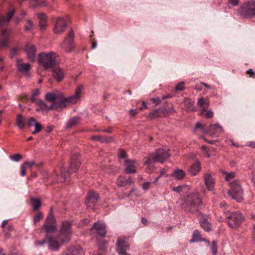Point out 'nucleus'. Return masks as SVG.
Listing matches in <instances>:
<instances>
[{"label": "nucleus", "mask_w": 255, "mask_h": 255, "mask_svg": "<svg viewBox=\"0 0 255 255\" xmlns=\"http://www.w3.org/2000/svg\"><path fill=\"white\" fill-rule=\"evenodd\" d=\"M225 176V179L228 182L230 186V190L228 191L229 195L232 199L240 202L243 199V190L238 180H233L236 173L234 172L223 173Z\"/></svg>", "instance_id": "f257e3e1"}, {"label": "nucleus", "mask_w": 255, "mask_h": 255, "mask_svg": "<svg viewBox=\"0 0 255 255\" xmlns=\"http://www.w3.org/2000/svg\"><path fill=\"white\" fill-rule=\"evenodd\" d=\"M202 204V200L198 193H194L188 196L182 204L184 210L189 213H195L198 211Z\"/></svg>", "instance_id": "f03ea898"}, {"label": "nucleus", "mask_w": 255, "mask_h": 255, "mask_svg": "<svg viewBox=\"0 0 255 255\" xmlns=\"http://www.w3.org/2000/svg\"><path fill=\"white\" fill-rule=\"evenodd\" d=\"M38 61L45 69L52 68L59 63L58 56L53 52L40 53L38 56Z\"/></svg>", "instance_id": "7ed1b4c3"}, {"label": "nucleus", "mask_w": 255, "mask_h": 255, "mask_svg": "<svg viewBox=\"0 0 255 255\" xmlns=\"http://www.w3.org/2000/svg\"><path fill=\"white\" fill-rule=\"evenodd\" d=\"M169 156L168 150L159 149L147 158H145L144 163V164H152L155 162L163 163L169 158Z\"/></svg>", "instance_id": "20e7f679"}, {"label": "nucleus", "mask_w": 255, "mask_h": 255, "mask_svg": "<svg viewBox=\"0 0 255 255\" xmlns=\"http://www.w3.org/2000/svg\"><path fill=\"white\" fill-rule=\"evenodd\" d=\"M238 12L244 18H250L255 16V0L248 1L238 9Z\"/></svg>", "instance_id": "39448f33"}, {"label": "nucleus", "mask_w": 255, "mask_h": 255, "mask_svg": "<svg viewBox=\"0 0 255 255\" xmlns=\"http://www.w3.org/2000/svg\"><path fill=\"white\" fill-rule=\"evenodd\" d=\"M227 223L232 228L238 227L243 222L244 216L240 212L229 213L228 211H224Z\"/></svg>", "instance_id": "423d86ee"}, {"label": "nucleus", "mask_w": 255, "mask_h": 255, "mask_svg": "<svg viewBox=\"0 0 255 255\" xmlns=\"http://www.w3.org/2000/svg\"><path fill=\"white\" fill-rule=\"evenodd\" d=\"M72 234L71 224L67 221H63L59 231V240L61 243H68L71 240Z\"/></svg>", "instance_id": "0eeeda50"}, {"label": "nucleus", "mask_w": 255, "mask_h": 255, "mask_svg": "<svg viewBox=\"0 0 255 255\" xmlns=\"http://www.w3.org/2000/svg\"><path fill=\"white\" fill-rule=\"evenodd\" d=\"M75 34L73 30L69 31L66 37L61 44V47L66 52H71L74 48Z\"/></svg>", "instance_id": "6e6552de"}, {"label": "nucleus", "mask_w": 255, "mask_h": 255, "mask_svg": "<svg viewBox=\"0 0 255 255\" xmlns=\"http://www.w3.org/2000/svg\"><path fill=\"white\" fill-rule=\"evenodd\" d=\"M82 90L83 87L79 86L76 89L74 95L71 96L68 98H64L63 97L61 101V104H60V106L64 107L66 104L68 103L73 104L76 103L80 99L81 94Z\"/></svg>", "instance_id": "1a4fd4ad"}, {"label": "nucleus", "mask_w": 255, "mask_h": 255, "mask_svg": "<svg viewBox=\"0 0 255 255\" xmlns=\"http://www.w3.org/2000/svg\"><path fill=\"white\" fill-rule=\"evenodd\" d=\"M43 228L48 233H53L56 231V223L54 216L49 214L45 221Z\"/></svg>", "instance_id": "9d476101"}, {"label": "nucleus", "mask_w": 255, "mask_h": 255, "mask_svg": "<svg viewBox=\"0 0 255 255\" xmlns=\"http://www.w3.org/2000/svg\"><path fill=\"white\" fill-rule=\"evenodd\" d=\"M129 246L125 239L119 238L117 243V252L120 255H130L126 253L129 250Z\"/></svg>", "instance_id": "9b49d317"}, {"label": "nucleus", "mask_w": 255, "mask_h": 255, "mask_svg": "<svg viewBox=\"0 0 255 255\" xmlns=\"http://www.w3.org/2000/svg\"><path fill=\"white\" fill-rule=\"evenodd\" d=\"M67 26V20L65 18L58 17L56 19L53 31L54 33L59 34L62 33Z\"/></svg>", "instance_id": "f8f14e48"}, {"label": "nucleus", "mask_w": 255, "mask_h": 255, "mask_svg": "<svg viewBox=\"0 0 255 255\" xmlns=\"http://www.w3.org/2000/svg\"><path fill=\"white\" fill-rule=\"evenodd\" d=\"M125 172L127 173H134L136 172L135 168L138 165V163L135 160H126L125 161Z\"/></svg>", "instance_id": "ddd939ff"}, {"label": "nucleus", "mask_w": 255, "mask_h": 255, "mask_svg": "<svg viewBox=\"0 0 255 255\" xmlns=\"http://www.w3.org/2000/svg\"><path fill=\"white\" fill-rule=\"evenodd\" d=\"M99 197L98 194L93 191H90L85 201L88 208H90L92 205H95L99 200Z\"/></svg>", "instance_id": "4468645a"}, {"label": "nucleus", "mask_w": 255, "mask_h": 255, "mask_svg": "<svg viewBox=\"0 0 255 255\" xmlns=\"http://www.w3.org/2000/svg\"><path fill=\"white\" fill-rule=\"evenodd\" d=\"M63 97V94L60 93H51L49 92L47 93L45 95V99L47 101L50 102L52 104L51 105H54L56 107H57L55 105L56 101L59 99L61 101L62 100V98Z\"/></svg>", "instance_id": "2eb2a0df"}, {"label": "nucleus", "mask_w": 255, "mask_h": 255, "mask_svg": "<svg viewBox=\"0 0 255 255\" xmlns=\"http://www.w3.org/2000/svg\"><path fill=\"white\" fill-rule=\"evenodd\" d=\"M223 131L222 127L218 124H212L210 126L207 133L212 136H218L219 134L222 132Z\"/></svg>", "instance_id": "dca6fc26"}, {"label": "nucleus", "mask_w": 255, "mask_h": 255, "mask_svg": "<svg viewBox=\"0 0 255 255\" xmlns=\"http://www.w3.org/2000/svg\"><path fill=\"white\" fill-rule=\"evenodd\" d=\"M47 242L48 243L49 248L52 251L58 250L61 245L64 243H61V241H57L56 239L51 236H47Z\"/></svg>", "instance_id": "f3484780"}, {"label": "nucleus", "mask_w": 255, "mask_h": 255, "mask_svg": "<svg viewBox=\"0 0 255 255\" xmlns=\"http://www.w3.org/2000/svg\"><path fill=\"white\" fill-rule=\"evenodd\" d=\"M51 70L52 76L56 81L60 82L63 79L65 73L62 68L55 66L51 68Z\"/></svg>", "instance_id": "a211bd4d"}, {"label": "nucleus", "mask_w": 255, "mask_h": 255, "mask_svg": "<svg viewBox=\"0 0 255 255\" xmlns=\"http://www.w3.org/2000/svg\"><path fill=\"white\" fill-rule=\"evenodd\" d=\"M37 106L36 111L37 112H48L51 110L56 109L57 107H56L54 105H51L50 106H47L42 100H40L35 104Z\"/></svg>", "instance_id": "6ab92c4d"}, {"label": "nucleus", "mask_w": 255, "mask_h": 255, "mask_svg": "<svg viewBox=\"0 0 255 255\" xmlns=\"http://www.w3.org/2000/svg\"><path fill=\"white\" fill-rule=\"evenodd\" d=\"M92 229L95 230L98 235L101 237H105L107 234L104 224L95 223Z\"/></svg>", "instance_id": "aec40b11"}, {"label": "nucleus", "mask_w": 255, "mask_h": 255, "mask_svg": "<svg viewBox=\"0 0 255 255\" xmlns=\"http://www.w3.org/2000/svg\"><path fill=\"white\" fill-rule=\"evenodd\" d=\"M133 183V180L130 177H125L121 175L117 179V185L118 186L123 187L127 185H131Z\"/></svg>", "instance_id": "412c9836"}, {"label": "nucleus", "mask_w": 255, "mask_h": 255, "mask_svg": "<svg viewBox=\"0 0 255 255\" xmlns=\"http://www.w3.org/2000/svg\"><path fill=\"white\" fill-rule=\"evenodd\" d=\"M27 59L30 61H34L35 58L36 47L34 45H27L25 48Z\"/></svg>", "instance_id": "4be33fe9"}, {"label": "nucleus", "mask_w": 255, "mask_h": 255, "mask_svg": "<svg viewBox=\"0 0 255 255\" xmlns=\"http://www.w3.org/2000/svg\"><path fill=\"white\" fill-rule=\"evenodd\" d=\"M205 184L209 190L212 191L215 185V181L211 174L206 173L204 175Z\"/></svg>", "instance_id": "5701e85b"}, {"label": "nucleus", "mask_w": 255, "mask_h": 255, "mask_svg": "<svg viewBox=\"0 0 255 255\" xmlns=\"http://www.w3.org/2000/svg\"><path fill=\"white\" fill-rule=\"evenodd\" d=\"M80 164V161L77 159L76 157H72L70 163L69 169L67 172L69 174H71L72 173L76 171L79 167Z\"/></svg>", "instance_id": "b1692460"}, {"label": "nucleus", "mask_w": 255, "mask_h": 255, "mask_svg": "<svg viewBox=\"0 0 255 255\" xmlns=\"http://www.w3.org/2000/svg\"><path fill=\"white\" fill-rule=\"evenodd\" d=\"M16 67L18 70L23 73L27 77L30 76V74L29 73V71L30 69V65L28 63H17L16 64Z\"/></svg>", "instance_id": "393cba45"}, {"label": "nucleus", "mask_w": 255, "mask_h": 255, "mask_svg": "<svg viewBox=\"0 0 255 255\" xmlns=\"http://www.w3.org/2000/svg\"><path fill=\"white\" fill-rule=\"evenodd\" d=\"M174 110L172 108L165 109L164 110H157L150 113V116L151 118L161 116L162 115H165L169 113L174 112Z\"/></svg>", "instance_id": "a878e982"}, {"label": "nucleus", "mask_w": 255, "mask_h": 255, "mask_svg": "<svg viewBox=\"0 0 255 255\" xmlns=\"http://www.w3.org/2000/svg\"><path fill=\"white\" fill-rule=\"evenodd\" d=\"M8 35L7 34V30L4 29L1 32V36L0 39V47H5L8 44Z\"/></svg>", "instance_id": "bb28decb"}, {"label": "nucleus", "mask_w": 255, "mask_h": 255, "mask_svg": "<svg viewBox=\"0 0 255 255\" xmlns=\"http://www.w3.org/2000/svg\"><path fill=\"white\" fill-rule=\"evenodd\" d=\"M201 170V164L200 161H197L194 164L191 165L189 169V171L192 175H197Z\"/></svg>", "instance_id": "cd10ccee"}, {"label": "nucleus", "mask_w": 255, "mask_h": 255, "mask_svg": "<svg viewBox=\"0 0 255 255\" xmlns=\"http://www.w3.org/2000/svg\"><path fill=\"white\" fill-rule=\"evenodd\" d=\"M81 122V119L79 117H74L70 119L67 123L66 127L67 128H70L72 127L79 125Z\"/></svg>", "instance_id": "c85d7f7f"}, {"label": "nucleus", "mask_w": 255, "mask_h": 255, "mask_svg": "<svg viewBox=\"0 0 255 255\" xmlns=\"http://www.w3.org/2000/svg\"><path fill=\"white\" fill-rule=\"evenodd\" d=\"M171 176L177 180H180L185 177V173L182 169H177L171 174Z\"/></svg>", "instance_id": "c756f323"}, {"label": "nucleus", "mask_w": 255, "mask_h": 255, "mask_svg": "<svg viewBox=\"0 0 255 255\" xmlns=\"http://www.w3.org/2000/svg\"><path fill=\"white\" fill-rule=\"evenodd\" d=\"M14 12L15 9L14 8H11L7 13V17L6 19H5L3 16L0 15V25H2L6 22H8L13 16Z\"/></svg>", "instance_id": "7c9ffc66"}, {"label": "nucleus", "mask_w": 255, "mask_h": 255, "mask_svg": "<svg viewBox=\"0 0 255 255\" xmlns=\"http://www.w3.org/2000/svg\"><path fill=\"white\" fill-rule=\"evenodd\" d=\"M26 123L23 117L20 114H18L16 116V120L15 125L20 129L24 128Z\"/></svg>", "instance_id": "2f4dec72"}, {"label": "nucleus", "mask_w": 255, "mask_h": 255, "mask_svg": "<svg viewBox=\"0 0 255 255\" xmlns=\"http://www.w3.org/2000/svg\"><path fill=\"white\" fill-rule=\"evenodd\" d=\"M183 104L187 111H192L194 109V103L189 98H186L184 99Z\"/></svg>", "instance_id": "473e14b6"}, {"label": "nucleus", "mask_w": 255, "mask_h": 255, "mask_svg": "<svg viewBox=\"0 0 255 255\" xmlns=\"http://www.w3.org/2000/svg\"><path fill=\"white\" fill-rule=\"evenodd\" d=\"M80 253H83L82 249L74 247L68 250L64 255H79Z\"/></svg>", "instance_id": "72a5a7b5"}, {"label": "nucleus", "mask_w": 255, "mask_h": 255, "mask_svg": "<svg viewBox=\"0 0 255 255\" xmlns=\"http://www.w3.org/2000/svg\"><path fill=\"white\" fill-rule=\"evenodd\" d=\"M30 203L33 210H38L41 206L40 200L38 198H32L30 199Z\"/></svg>", "instance_id": "f704fd0d"}, {"label": "nucleus", "mask_w": 255, "mask_h": 255, "mask_svg": "<svg viewBox=\"0 0 255 255\" xmlns=\"http://www.w3.org/2000/svg\"><path fill=\"white\" fill-rule=\"evenodd\" d=\"M91 139L94 141H100L102 142H108L112 140L111 137H104L101 135H94L91 137Z\"/></svg>", "instance_id": "c9c22d12"}, {"label": "nucleus", "mask_w": 255, "mask_h": 255, "mask_svg": "<svg viewBox=\"0 0 255 255\" xmlns=\"http://www.w3.org/2000/svg\"><path fill=\"white\" fill-rule=\"evenodd\" d=\"M200 225L205 231H210L212 228L211 224L206 219L200 221Z\"/></svg>", "instance_id": "e433bc0d"}, {"label": "nucleus", "mask_w": 255, "mask_h": 255, "mask_svg": "<svg viewBox=\"0 0 255 255\" xmlns=\"http://www.w3.org/2000/svg\"><path fill=\"white\" fill-rule=\"evenodd\" d=\"M197 105L198 106L206 109L208 108L209 106V102L205 101L203 98H201L198 100Z\"/></svg>", "instance_id": "4c0bfd02"}, {"label": "nucleus", "mask_w": 255, "mask_h": 255, "mask_svg": "<svg viewBox=\"0 0 255 255\" xmlns=\"http://www.w3.org/2000/svg\"><path fill=\"white\" fill-rule=\"evenodd\" d=\"M199 241H201L200 234V232L198 230H196L193 232V238L190 240V243H194V242H198Z\"/></svg>", "instance_id": "58836bf2"}, {"label": "nucleus", "mask_w": 255, "mask_h": 255, "mask_svg": "<svg viewBox=\"0 0 255 255\" xmlns=\"http://www.w3.org/2000/svg\"><path fill=\"white\" fill-rule=\"evenodd\" d=\"M30 0V6L31 7H35L37 6H40L44 5L45 2H41L40 0Z\"/></svg>", "instance_id": "ea45409f"}, {"label": "nucleus", "mask_w": 255, "mask_h": 255, "mask_svg": "<svg viewBox=\"0 0 255 255\" xmlns=\"http://www.w3.org/2000/svg\"><path fill=\"white\" fill-rule=\"evenodd\" d=\"M201 113L202 115L205 116L208 118H211L213 116V112L211 110H207L204 108L202 109Z\"/></svg>", "instance_id": "a19ab883"}, {"label": "nucleus", "mask_w": 255, "mask_h": 255, "mask_svg": "<svg viewBox=\"0 0 255 255\" xmlns=\"http://www.w3.org/2000/svg\"><path fill=\"white\" fill-rule=\"evenodd\" d=\"M43 218V215L42 213L39 212L33 217V223L36 224L40 220Z\"/></svg>", "instance_id": "79ce46f5"}, {"label": "nucleus", "mask_w": 255, "mask_h": 255, "mask_svg": "<svg viewBox=\"0 0 255 255\" xmlns=\"http://www.w3.org/2000/svg\"><path fill=\"white\" fill-rule=\"evenodd\" d=\"M202 149L203 151L204 155L207 157V158H209L210 157L211 154L210 153V149L207 146L205 145H203L202 146Z\"/></svg>", "instance_id": "37998d69"}, {"label": "nucleus", "mask_w": 255, "mask_h": 255, "mask_svg": "<svg viewBox=\"0 0 255 255\" xmlns=\"http://www.w3.org/2000/svg\"><path fill=\"white\" fill-rule=\"evenodd\" d=\"M26 169L31 170L32 166L35 165V162L33 161L25 162L23 164Z\"/></svg>", "instance_id": "c03bdc74"}, {"label": "nucleus", "mask_w": 255, "mask_h": 255, "mask_svg": "<svg viewBox=\"0 0 255 255\" xmlns=\"http://www.w3.org/2000/svg\"><path fill=\"white\" fill-rule=\"evenodd\" d=\"M11 160L14 161H19L21 159V156L19 154H15L10 156Z\"/></svg>", "instance_id": "a18cd8bd"}, {"label": "nucleus", "mask_w": 255, "mask_h": 255, "mask_svg": "<svg viewBox=\"0 0 255 255\" xmlns=\"http://www.w3.org/2000/svg\"><path fill=\"white\" fill-rule=\"evenodd\" d=\"M35 129L32 132V134H35L37 132H38L41 131L42 129V127L41 125L39 123H37L34 125Z\"/></svg>", "instance_id": "49530a36"}, {"label": "nucleus", "mask_w": 255, "mask_h": 255, "mask_svg": "<svg viewBox=\"0 0 255 255\" xmlns=\"http://www.w3.org/2000/svg\"><path fill=\"white\" fill-rule=\"evenodd\" d=\"M216 242L215 241H213L212 242V244L211 246V250L213 253V254L215 255H216L217 253V248L216 246Z\"/></svg>", "instance_id": "de8ad7c7"}, {"label": "nucleus", "mask_w": 255, "mask_h": 255, "mask_svg": "<svg viewBox=\"0 0 255 255\" xmlns=\"http://www.w3.org/2000/svg\"><path fill=\"white\" fill-rule=\"evenodd\" d=\"M37 17H38V19H39V21L47 20L46 16L44 13H38Z\"/></svg>", "instance_id": "09e8293b"}, {"label": "nucleus", "mask_w": 255, "mask_h": 255, "mask_svg": "<svg viewBox=\"0 0 255 255\" xmlns=\"http://www.w3.org/2000/svg\"><path fill=\"white\" fill-rule=\"evenodd\" d=\"M33 26V23L30 20H28L26 25L25 26V29L26 30H30Z\"/></svg>", "instance_id": "8fccbe9b"}, {"label": "nucleus", "mask_w": 255, "mask_h": 255, "mask_svg": "<svg viewBox=\"0 0 255 255\" xmlns=\"http://www.w3.org/2000/svg\"><path fill=\"white\" fill-rule=\"evenodd\" d=\"M148 166L146 168V172L148 173H152L154 170V167L152 165V164H147Z\"/></svg>", "instance_id": "3c124183"}, {"label": "nucleus", "mask_w": 255, "mask_h": 255, "mask_svg": "<svg viewBox=\"0 0 255 255\" xmlns=\"http://www.w3.org/2000/svg\"><path fill=\"white\" fill-rule=\"evenodd\" d=\"M36 123H37L36 122V121L34 119V118L31 117L29 119L28 122H27V125L28 126L31 127L32 126H34V125Z\"/></svg>", "instance_id": "603ef678"}, {"label": "nucleus", "mask_w": 255, "mask_h": 255, "mask_svg": "<svg viewBox=\"0 0 255 255\" xmlns=\"http://www.w3.org/2000/svg\"><path fill=\"white\" fill-rule=\"evenodd\" d=\"M126 156H127V154L126 153V152L123 150V149H120L119 151V156L120 158H125L126 157Z\"/></svg>", "instance_id": "864d4df0"}, {"label": "nucleus", "mask_w": 255, "mask_h": 255, "mask_svg": "<svg viewBox=\"0 0 255 255\" xmlns=\"http://www.w3.org/2000/svg\"><path fill=\"white\" fill-rule=\"evenodd\" d=\"M184 82H181L179 83L176 86V90L177 91H182L184 88Z\"/></svg>", "instance_id": "5fc2aeb1"}, {"label": "nucleus", "mask_w": 255, "mask_h": 255, "mask_svg": "<svg viewBox=\"0 0 255 255\" xmlns=\"http://www.w3.org/2000/svg\"><path fill=\"white\" fill-rule=\"evenodd\" d=\"M39 26L41 30L45 29L46 26V20L39 21Z\"/></svg>", "instance_id": "6e6d98bb"}, {"label": "nucleus", "mask_w": 255, "mask_h": 255, "mask_svg": "<svg viewBox=\"0 0 255 255\" xmlns=\"http://www.w3.org/2000/svg\"><path fill=\"white\" fill-rule=\"evenodd\" d=\"M151 100L156 105H159L161 102V100L159 98H152Z\"/></svg>", "instance_id": "4d7b16f0"}, {"label": "nucleus", "mask_w": 255, "mask_h": 255, "mask_svg": "<svg viewBox=\"0 0 255 255\" xmlns=\"http://www.w3.org/2000/svg\"><path fill=\"white\" fill-rule=\"evenodd\" d=\"M150 182H146L143 183L142 184V188L144 190H147L149 188Z\"/></svg>", "instance_id": "13d9d810"}, {"label": "nucleus", "mask_w": 255, "mask_h": 255, "mask_svg": "<svg viewBox=\"0 0 255 255\" xmlns=\"http://www.w3.org/2000/svg\"><path fill=\"white\" fill-rule=\"evenodd\" d=\"M46 242H47V237L45 239H44L42 241H40V242H38V241H35V244L36 246H42Z\"/></svg>", "instance_id": "bf43d9fd"}, {"label": "nucleus", "mask_w": 255, "mask_h": 255, "mask_svg": "<svg viewBox=\"0 0 255 255\" xmlns=\"http://www.w3.org/2000/svg\"><path fill=\"white\" fill-rule=\"evenodd\" d=\"M183 187L181 185L178 186L177 187H174L172 188V190L176 192L179 193L182 190Z\"/></svg>", "instance_id": "052dcab7"}, {"label": "nucleus", "mask_w": 255, "mask_h": 255, "mask_svg": "<svg viewBox=\"0 0 255 255\" xmlns=\"http://www.w3.org/2000/svg\"><path fill=\"white\" fill-rule=\"evenodd\" d=\"M40 100V99L36 98V97H34L32 95H31L30 97V101L32 103H34V104H36Z\"/></svg>", "instance_id": "680f3d73"}, {"label": "nucleus", "mask_w": 255, "mask_h": 255, "mask_svg": "<svg viewBox=\"0 0 255 255\" xmlns=\"http://www.w3.org/2000/svg\"><path fill=\"white\" fill-rule=\"evenodd\" d=\"M25 169H26L24 166L23 164H22L20 167V175L21 176H24L25 175Z\"/></svg>", "instance_id": "e2e57ef3"}, {"label": "nucleus", "mask_w": 255, "mask_h": 255, "mask_svg": "<svg viewBox=\"0 0 255 255\" xmlns=\"http://www.w3.org/2000/svg\"><path fill=\"white\" fill-rule=\"evenodd\" d=\"M228 1L233 6L237 5L239 3V0H228Z\"/></svg>", "instance_id": "0e129e2a"}, {"label": "nucleus", "mask_w": 255, "mask_h": 255, "mask_svg": "<svg viewBox=\"0 0 255 255\" xmlns=\"http://www.w3.org/2000/svg\"><path fill=\"white\" fill-rule=\"evenodd\" d=\"M40 94V91L38 89H36L32 91V95L34 97H37Z\"/></svg>", "instance_id": "69168bd1"}, {"label": "nucleus", "mask_w": 255, "mask_h": 255, "mask_svg": "<svg viewBox=\"0 0 255 255\" xmlns=\"http://www.w3.org/2000/svg\"><path fill=\"white\" fill-rule=\"evenodd\" d=\"M66 177L64 173H62L60 175V179H59V181L62 182L65 181Z\"/></svg>", "instance_id": "338daca9"}, {"label": "nucleus", "mask_w": 255, "mask_h": 255, "mask_svg": "<svg viewBox=\"0 0 255 255\" xmlns=\"http://www.w3.org/2000/svg\"><path fill=\"white\" fill-rule=\"evenodd\" d=\"M129 112V114L132 116H133L136 114V112L134 109L130 110Z\"/></svg>", "instance_id": "774afa93"}]
</instances>
